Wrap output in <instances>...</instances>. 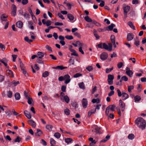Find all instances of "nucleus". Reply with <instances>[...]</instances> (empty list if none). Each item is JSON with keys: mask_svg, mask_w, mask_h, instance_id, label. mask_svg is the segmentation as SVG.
Wrapping results in <instances>:
<instances>
[{"mask_svg": "<svg viewBox=\"0 0 146 146\" xmlns=\"http://www.w3.org/2000/svg\"><path fill=\"white\" fill-rule=\"evenodd\" d=\"M135 124L140 128L143 130L146 127V123L145 120L143 118L139 117L135 120Z\"/></svg>", "mask_w": 146, "mask_h": 146, "instance_id": "nucleus-1", "label": "nucleus"}, {"mask_svg": "<svg viewBox=\"0 0 146 146\" xmlns=\"http://www.w3.org/2000/svg\"><path fill=\"white\" fill-rule=\"evenodd\" d=\"M103 48L109 51H111L112 49V45L111 43H109L108 45L105 43L103 44Z\"/></svg>", "mask_w": 146, "mask_h": 146, "instance_id": "nucleus-2", "label": "nucleus"}, {"mask_svg": "<svg viewBox=\"0 0 146 146\" xmlns=\"http://www.w3.org/2000/svg\"><path fill=\"white\" fill-rule=\"evenodd\" d=\"M11 15L13 16H15L16 15L17 7L15 5H12L11 7Z\"/></svg>", "mask_w": 146, "mask_h": 146, "instance_id": "nucleus-3", "label": "nucleus"}, {"mask_svg": "<svg viewBox=\"0 0 146 146\" xmlns=\"http://www.w3.org/2000/svg\"><path fill=\"white\" fill-rule=\"evenodd\" d=\"M108 82L109 85H112L114 79V76L112 75L109 74L108 75Z\"/></svg>", "mask_w": 146, "mask_h": 146, "instance_id": "nucleus-4", "label": "nucleus"}, {"mask_svg": "<svg viewBox=\"0 0 146 146\" xmlns=\"http://www.w3.org/2000/svg\"><path fill=\"white\" fill-rule=\"evenodd\" d=\"M125 70H126L125 73L129 77H132L133 74V72L128 67H126Z\"/></svg>", "mask_w": 146, "mask_h": 146, "instance_id": "nucleus-5", "label": "nucleus"}, {"mask_svg": "<svg viewBox=\"0 0 146 146\" xmlns=\"http://www.w3.org/2000/svg\"><path fill=\"white\" fill-rule=\"evenodd\" d=\"M130 7L127 5L123 8V12L125 16L126 17H127V14L130 9Z\"/></svg>", "mask_w": 146, "mask_h": 146, "instance_id": "nucleus-6", "label": "nucleus"}, {"mask_svg": "<svg viewBox=\"0 0 146 146\" xmlns=\"http://www.w3.org/2000/svg\"><path fill=\"white\" fill-rule=\"evenodd\" d=\"M119 105L121 108V110L122 111H123L125 108V104L121 100H119Z\"/></svg>", "mask_w": 146, "mask_h": 146, "instance_id": "nucleus-7", "label": "nucleus"}, {"mask_svg": "<svg viewBox=\"0 0 146 146\" xmlns=\"http://www.w3.org/2000/svg\"><path fill=\"white\" fill-rule=\"evenodd\" d=\"M64 80H65L64 83L66 84H68L70 82L71 80L70 76L68 74L65 75L64 76Z\"/></svg>", "mask_w": 146, "mask_h": 146, "instance_id": "nucleus-8", "label": "nucleus"}, {"mask_svg": "<svg viewBox=\"0 0 146 146\" xmlns=\"http://www.w3.org/2000/svg\"><path fill=\"white\" fill-rule=\"evenodd\" d=\"M108 57V54L106 52H103L100 55V58L101 60H106Z\"/></svg>", "mask_w": 146, "mask_h": 146, "instance_id": "nucleus-9", "label": "nucleus"}, {"mask_svg": "<svg viewBox=\"0 0 146 146\" xmlns=\"http://www.w3.org/2000/svg\"><path fill=\"white\" fill-rule=\"evenodd\" d=\"M82 106L84 108H86L88 106L87 100L86 98H83L82 101Z\"/></svg>", "mask_w": 146, "mask_h": 146, "instance_id": "nucleus-10", "label": "nucleus"}, {"mask_svg": "<svg viewBox=\"0 0 146 146\" xmlns=\"http://www.w3.org/2000/svg\"><path fill=\"white\" fill-rule=\"evenodd\" d=\"M28 122L29 124L31 125L33 128H35V127L36 124L34 121L30 119L28 120Z\"/></svg>", "mask_w": 146, "mask_h": 146, "instance_id": "nucleus-11", "label": "nucleus"}, {"mask_svg": "<svg viewBox=\"0 0 146 146\" xmlns=\"http://www.w3.org/2000/svg\"><path fill=\"white\" fill-rule=\"evenodd\" d=\"M134 37V35L132 33H129L127 34V40L130 41L132 40Z\"/></svg>", "mask_w": 146, "mask_h": 146, "instance_id": "nucleus-12", "label": "nucleus"}, {"mask_svg": "<svg viewBox=\"0 0 146 146\" xmlns=\"http://www.w3.org/2000/svg\"><path fill=\"white\" fill-rule=\"evenodd\" d=\"M0 61L2 63H3L5 66L7 68H9V66H7V60L5 58H4L2 60H1Z\"/></svg>", "mask_w": 146, "mask_h": 146, "instance_id": "nucleus-13", "label": "nucleus"}, {"mask_svg": "<svg viewBox=\"0 0 146 146\" xmlns=\"http://www.w3.org/2000/svg\"><path fill=\"white\" fill-rule=\"evenodd\" d=\"M61 100L64 101L67 104L70 102V99L67 95H65L63 98H61Z\"/></svg>", "mask_w": 146, "mask_h": 146, "instance_id": "nucleus-14", "label": "nucleus"}, {"mask_svg": "<svg viewBox=\"0 0 146 146\" xmlns=\"http://www.w3.org/2000/svg\"><path fill=\"white\" fill-rule=\"evenodd\" d=\"M54 69H58L60 70H62L64 69L67 68V67L63 66H56L52 68Z\"/></svg>", "mask_w": 146, "mask_h": 146, "instance_id": "nucleus-15", "label": "nucleus"}, {"mask_svg": "<svg viewBox=\"0 0 146 146\" xmlns=\"http://www.w3.org/2000/svg\"><path fill=\"white\" fill-rule=\"evenodd\" d=\"M6 74L7 76L10 77H14V75L12 72L10 70H7L6 71Z\"/></svg>", "mask_w": 146, "mask_h": 146, "instance_id": "nucleus-16", "label": "nucleus"}, {"mask_svg": "<svg viewBox=\"0 0 146 146\" xmlns=\"http://www.w3.org/2000/svg\"><path fill=\"white\" fill-rule=\"evenodd\" d=\"M16 25L17 27L21 29L22 27L23 23L21 21H19L17 22Z\"/></svg>", "mask_w": 146, "mask_h": 146, "instance_id": "nucleus-17", "label": "nucleus"}, {"mask_svg": "<svg viewBox=\"0 0 146 146\" xmlns=\"http://www.w3.org/2000/svg\"><path fill=\"white\" fill-rule=\"evenodd\" d=\"M75 47H77V46L80 47V46H82V43L80 42L79 41H77L75 43H73L72 44Z\"/></svg>", "mask_w": 146, "mask_h": 146, "instance_id": "nucleus-18", "label": "nucleus"}, {"mask_svg": "<svg viewBox=\"0 0 146 146\" xmlns=\"http://www.w3.org/2000/svg\"><path fill=\"white\" fill-rule=\"evenodd\" d=\"M101 128L98 127H96L94 129L95 132L96 133L101 134L102 133L101 131Z\"/></svg>", "mask_w": 146, "mask_h": 146, "instance_id": "nucleus-19", "label": "nucleus"}, {"mask_svg": "<svg viewBox=\"0 0 146 146\" xmlns=\"http://www.w3.org/2000/svg\"><path fill=\"white\" fill-rule=\"evenodd\" d=\"M122 96L123 100H126L129 97L128 94L125 92H122Z\"/></svg>", "mask_w": 146, "mask_h": 146, "instance_id": "nucleus-20", "label": "nucleus"}, {"mask_svg": "<svg viewBox=\"0 0 146 146\" xmlns=\"http://www.w3.org/2000/svg\"><path fill=\"white\" fill-rule=\"evenodd\" d=\"M24 113L26 117L29 119H30L31 118V115L28 111L25 110L24 111Z\"/></svg>", "mask_w": 146, "mask_h": 146, "instance_id": "nucleus-21", "label": "nucleus"}, {"mask_svg": "<svg viewBox=\"0 0 146 146\" xmlns=\"http://www.w3.org/2000/svg\"><path fill=\"white\" fill-rule=\"evenodd\" d=\"M67 17L70 21H72L74 19V16L71 14H68L67 15Z\"/></svg>", "mask_w": 146, "mask_h": 146, "instance_id": "nucleus-22", "label": "nucleus"}, {"mask_svg": "<svg viewBox=\"0 0 146 146\" xmlns=\"http://www.w3.org/2000/svg\"><path fill=\"white\" fill-rule=\"evenodd\" d=\"M93 34L97 40L99 39L100 36L98 35L97 31L95 29L93 30Z\"/></svg>", "mask_w": 146, "mask_h": 146, "instance_id": "nucleus-23", "label": "nucleus"}, {"mask_svg": "<svg viewBox=\"0 0 146 146\" xmlns=\"http://www.w3.org/2000/svg\"><path fill=\"white\" fill-rule=\"evenodd\" d=\"M134 99L135 102H138L141 100V98L140 96L137 95L134 96Z\"/></svg>", "mask_w": 146, "mask_h": 146, "instance_id": "nucleus-24", "label": "nucleus"}, {"mask_svg": "<svg viewBox=\"0 0 146 146\" xmlns=\"http://www.w3.org/2000/svg\"><path fill=\"white\" fill-rule=\"evenodd\" d=\"M25 97L28 100L27 102L29 104H32V102L33 101L32 99L31 98H29L26 94L25 95Z\"/></svg>", "mask_w": 146, "mask_h": 146, "instance_id": "nucleus-25", "label": "nucleus"}, {"mask_svg": "<svg viewBox=\"0 0 146 146\" xmlns=\"http://www.w3.org/2000/svg\"><path fill=\"white\" fill-rule=\"evenodd\" d=\"M115 26V25L114 24L112 23L107 28H108V30L111 31L113 29V28Z\"/></svg>", "mask_w": 146, "mask_h": 146, "instance_id": "nucleus-26", "label": "nucleus"}, {"mask_svg": "<svg viewBox=\"0 0 146 146\" xmlns=\"http://www.w3.org/2000/svg\"><path fill=\"white\" fill-rule=\"evenodd\" d=\"M107 30H108V28L106 27H104L103 29H102L101 28H99L98 29V31L99 32H104Z\"/></svg>", "mask_w": 146, "mask_h": 146, "instance_id": "nucleus-27", "label": "nucleus"}, {"mask_svg": "<svg viewBox=\"0 0 146 146\" xmlns=\"http://www.w3.org/2000/svg\"><path fill=\"white\" fill-rule=\"evenodd\" d=\"M44 55V53L42 52H39L37 53V56L39 58H41L43 57Z\"/></svg>", "mask_w": 146, "mask_h": 146, "instance_id": "nucleus-28", "label": "nucleus"}, {"mask_svg": "<svg viewBox=\"0 0 146 146\" xmlns=\"http://www.w3.org/2000/svg\"><path fill=\"white\" fill-rule=\"evenodd\" d=\"M79 87L81 89H84L85 88V85L83 82L80 83L78 84Z\"/></svg>", "mask_w": 146, "mask_h": 146, "instance_id": "nucleus-29", "label": "nucleus"}, {"mask_svg": "<svg viewBox=\"0 0 146 146\" xmlns=\"http://www.w3.org/2000/svg\"><path fill=\"white\" fill-rule=\"evenodd\" d=\"M7 16L4 15H3L1 16V19L2 21H6L7 20Z\"/></svg>", "mask_w": 146, "mask_h": 146, "instance_id": "nucleus-30", "label": "nucleus"}, {"mask_svg": "<svg viewBox=\"0 0 146 146\" xmlns=\"http://www.w3.org/2000/svg\"><path fill=\"white\" fill-rule=\"evenodd\" d=\"M84 19L85 21L87 22H91L92 21V19L88 16H86Z\"/></svg>", "mask_w": 146, "mask_h": 146, "instance_id": "nucleus-31", "label": "nucleus"}, {"mask_svg": "<svg viewBox=\"0 0 146 146\" xmlns=\"http://www.w3.org/2000/svg\"><path fill=\"white\" fill-rule=\"evenodd\" d=\"M25 19H29L30 18V15L27 13H25L23 15Z\"/></svg>", "mask_w": 146, "mask_h": 146, "instance_id": "nucleus-32", "label": "nucleus"}, {"mask_svg": "<svg viewBox=\"0 0 146 146\" xmlns=\"http://www.w3.org/2000/svg\"><path fill=\"white\" fill-rule=\"evenodd\" d=\"M42 134V131L39 129H37L36 130V135L39 136Z\"/></svg>", "mask_w": 146, "mask_h": 146, "instance_id": "nucleus-33", "label": "nucleus"}, {"mask_svg": "<svg viewBox=\"0 0 146 146\" xmlns=\"http://www.w3.org/2000/svg\"><path fill=\"white\" fill-rule=\"evenodd\" d=\"M72 141V139L70 138H67L65 139V142L68 144L71 143Z\"/></svg>", "mask_w": 146, "mask_h": 146, "instance_id": "nucleus-34", "label": "nucleus"}, {"mask_svg": "<svg viewBox=\"0 0 146 146\" xmlns=\"http://www.w3.org/2000/svg\"><path fill=\"white\" fill-rule=\"evenodd\" d=\"M127 24L133 30L135 29V27L131 22L129 21L127 23Z\"/></svg>", "mask_w": 146, "mask_h": 146, "instance_id": "nucleus-35", "label": "nucleus"}, {"mask_svg": "<svg viewBox=\"0 0 146 146\" xmlns=\"http://www.w3.org/2000/svg\"><path fill=\"white\" fill-rule=\"evenodd\" d=\"M108 107H109L110 110L111 111H114L115 106L114 105H110L108 106Z\"/></svg>", "mask_w": 146, "mask_h": 146, "instance_id": "nucleus-36", "label": "nucleus"}, {"mask_svg": "<svg viewBox=\"0 0 146 146\" xmlns=\"http://www.w3.org/2000/svg\"><path fill=\"white\" fill-rule=\"evenodd\" d=\"M110 38L111 42L113 44H115V38L114 36L113 35H111Z\"/></svg>", "mask_w": 146, "mask_h": 146, "instance_id": "nucleus-37", "label": "nucleus"}, {"mask_svg": "<svg viewBox=\"0 0 146 146\" xmlns=\"http://www.w3.org/2000/svg\"><path fill=\"white\" fill-rule=\"evenodd\" d=\"M134 44L136 46H138L139 44V41L137 38H135Z\"/></svg>", "mask_w": 146, "mask_h": 146, "instance_id": "nucleus-38", "label": "nucleus"}, {"mask_svg": "<svg viewBox=\"0 0 146 146\" xmlns=\"http://www.w3.org/2000/svg\"><path fill=\"white\" fill-rule=\"evenodd\" d=\"M15 98L16 100H19L20 98V94L18 93H16L15 95Z\"/></svg>", "mask_w": 146, "mask_h": 146, "instance_id": "nucleus-39", "label": "nucleus"}, {"mask_svg": "<svg viewBox=\"0 0 146 146\" xmlns=\"http://www.w3.org/2000/svg\"><path fill=\"white\" fill-rule=\"evenodd\" d=\"M134 87L133 86H127L128 91V92L130 93L131 92V90L133 89Z\"/></svg>", "mask_w": 146, "mask_h": 146, "instance_id": "nucleus-40", "label": "nucleus"}, {"mask_svg": "<svg viewBox=\"0 0 146 146\" xmlns=\"http://www.w3.org/2000/svg\"><path fill=\"white\" fill-rule=\"evenodd\" d=\"M50 143L51 146H54L56 144V141L53 139H50Z\"/></svg>", "mask_w": 146, "mask_h": 146, "instance_id": "nucleus-41", "label": "nucleus"}, {"mask_svg": "<svg viewBox=\"0 0 146 146\" xmlns=\"http://www.w3.org/2000/svg\"><path fill=\"white\" fill-rule=\"evenodd\" d=\"M66 6L67 7L68 9L70 10L72 6H74V4L73 3L70 4L69 3H67L66 4Z\"/></svg>", "mask_w": 146, "mask_h": 146, "instance_id": "nucleus-42", "label": "nucleus"}, {"mask_svg": "<svg viewBox=\"0 0 146 146\" xmlns=\"http://www.w3.org/2000/svg\"><path fill=\"white\" fill-rule=\"evenodd\" d=\"M20 66L21 67V64L20 65ZM21 70L23 71V74H24L27 77L28 76V74L27 73L26 70L24 69H23V68H22L21 67Z\"/></svg>", "mask_w": 146, "mask_h": 146, "instance_id": "nucleus-43", "label": "nucleus"}, {"mask_svg": "<svg viewBox=\"0 0 146 146\" xmlns=\"http://www.w3.org/2000/svg\"><path fill=\"white\" fill-rule=\"evenodd\" d=\"M13 96V93L12 92L10 91H9L7 92V96L9 98H11Z\"/></svg>", "mask_w": 146, "mask_h": 146, "instance_id": "nucleus-44", "label": "nucleus"}, {"mask_svg": "<svg viewBox=\"0 0 146 146\" xmlns=\"http://www.w3.org/2000/svg\"><path fill=\"white\" fill-rule=\"evenodd\" d=\"M64 112L65 114L66 115H69L70 114V110L68 109H66L64 110Z\"/></svg>", "mask_w": 146, "mask_h": 146, "instance_id": "nucleus-45", "label": "nucleus"}, {"mask_svg": "<svg viewBox=\"0 0 146 146\" xmlns=\"http://www.w3.org/2000/svg\"><path fill=\"white\" fill-rule=\"evenodd\" d=\"M135 137V136L133 134H131L129 135L128 136V138L129 139L132 140Z\"/></svg>", "mask_w": 146, "mask_h": 146, "instance_id": "nucleus-46", "label": "nucleus"}, {"mask_svg": "<svg viewBox=\"0 0 146 146\" xmlns=\"http://www.w3.org/2000/svg\"><path fill=\"white\" fill-rule=\"evenodd\" d=\"M52 126L50 125H47L46 126V128L48 130L50 131L52 129Z\"/></svg>", "mask_w": 146, "mask_h": 146, "instance_id": "nucleus-47", "label": "nucleus"}, {"mask_svg": "<svg viewBox=\"0 0 146 146\" xmlns=\"http://www.w3.org/2000/svg\"><path fill=\"white\" fill-rule=\"evenodd\" d=\"M54 137H56V138H57V139H59L60 138V137L61 135L60 133H59L58 132H56V133H54Z\"/></svg>", "mask_w": 146, "mask_h": 146, "instance_id": "nucleus-48", "label": "nucleus"}, {"mask_svg": "<svg viewBox=\"0 0 146 146\" xmlns=\"http://www.w3.org/2000/svg\"><path fill=\"white\" fill-rule=\"evenodd\" d=\"M92 102L93 103H98L100 102V100L99 99H93L92 100Z\"/></svg>", "mask_w": 146, "mask_h": 146, "instance_id": "nucleus-49", "label": "nucleus"}, {"mask_svg": "<svg viewBox=\"0 0 146 146\" xmlns=\"http://www.w3.org/2000/svg\"><path fill=\"white\" fill-rule=\"evenodd\" d=\"M94 25L92 23H88L86 25V27L88 28H92L94 27Z\"/></svg>", "mask_w": 146, "mask_h": 146, "instance_id": "nucleus-50", "label": "nucleus"}, {"mask_svg": "<svg viewBox=\"0 0 146 146\" xmlns=\"http://www.w3.org/2000/svg\"><path fill=\"white\" fill-rule=\"evenodd\" d=\"M49 75V73L47 71H45L42 74V76L44 77H46Z\"/></svg>", "mask_w": 146, "mask_h": 146, "instance_id": "nucleus-51", "label": "nucleus"}, {"mask_svg": "<svg viewBox=\"0 0 146 146\" xmlns=\"http://www.w3.org/2000/svg\"><path fill=\"white\" fill-rule=\"evenodd\" d=\"M66 86L64 85L62 86L61 88V90L63 92H66Z\"/></svg>", "mask_w": 146, "mask_h": 146, "instance_id": "nucleus-52", "label": "nucleus"}, {"mask_svg": "<svg viewBox=\"0 0 146 146\" xmlns=\"http://www.w3.org/2000/svg\"><path fill=\"white\" fill-rule=\"evenodd\" d=\"M0 48L3 51H4L5 49V45L2 43H0Z\"/></svg>", "mask_w": 146, "mask_h": 146, "instance_id": "nucleus-53", "label": "nucleus"}, {"mask_svg": "<svg viewBox=\"0 0 146 146\" xmlns=\"http://www.w3.org/2000/svg\"><path fill=\"white\" fill-rule=\"evenodd\" d=\"M21 140V138L19 136H17L16 138L15 141V142H19Z\"/></svg>", "mask_w": 146, "mask_h": 146, "instance_id": "nucleus-54", "label": "nucleus"}, {"mask_svg": "<svg viewBox=\"0 0 146 146\" xmlns=\"http://www.w3.org/2000/svg\"><path fill=\"white\" fill-rule=\"evenodd\" d=\"M65 37L68 40H72L73 38V36L72 35H66L65 36Z\"/></svg>", "mask_w": 146, "mask_h": 146, "instance_id": "nucleus-55", "label": "nucleus"}, {"mask_svg": "<svg viewBox=\"0 0 146 146\" xmlns=\"http://www.w3.org/2000/svg\"><path fill=\"white\" fill-rule=\"evenodd\" d=\"M86 69L89 71L90 72L93 70V68L92 66H89L87 67L86 68Z\"/></svg>", "mask_w": 146, "mask_h": 146, "instance_id": "nucleus-56", "label": "nucleus"}, {"mask_svg": "<svg viewBox=\"0 0 146 146\" xmlns=\"http://www.w3.org/2000/svg\"><path fill=\"white\" fill-rule=\"evenodd\" d=\"M121 80L125 81H127L128 80V79L126 76H124L122 77L121 78Z\"/></svg>", "mask_w": 146, "mask_h": 146, "instance_id": "nucleus-57", "label": "nucleus"}, {"mask_svg": "<svg viewBox=\"0 0 146 146\" xmlns=\"http://www.w3.org/2000/svg\"><path fill=\"white\" fill-rule=\"evenodd\" d=\"M123 65V63L122 62H119L117 64V66L118 68H121Z\"/></svg>", "mask_w": 146, "mask_h": 146, "instance_id": "nucleus-58", "label": "nucleus"}, {"mask_svg": "<svg viewBox=\"0 0 146 146\" xmlns=\"http://www.w3.org/2000/svg\"><path fill=\"white\" fill-rule=\"evenodd\" d=\"M51 21L50 20H47L46 22V25L47 26H48L51 24Z\"/></svg>", "mask_w": 146, "mask_h": 146, "instance_id": "nucleus-59", "label": "nucleus"}, {"mask_svg": "<svg viewBox=\"0 0 146 146\" xmlns=\"http://www.w3.org/2000/svg\"><path fill=\"white\" fill-rule=\"evenodd\" d=\"M5 113L6 114H7V115L9 117L12 115L11 112L10 111H6Z\"/></svg>", "mask_w": 146, "mask_h": 146, "instance_id": "nucleus-60", "label": "nucleus"}, {"mask_svg": "<svg viewBox=\"0 0 146 146\" xmlns=\"http://www.w3.org/2000/svg\"><path fill=\"white\" fill-rule=\"evenodd\" d=\"M74 35L75 36L78 37V38H80L81 37V35L79 34V33L78 32H75L74 33Z\"/></svg>", "mask_w": 146, "mask_h": 146, "instance_id": "nucleus-61", "label": "nucleus"}, {"mask_svg": "<svg viewBox=\"0 0 146 146\" xmlns=\"http://www.w3.org/2000/svg\"><path fill=\"white\" fill-rule=\"evenodd\" d=\"M28 3V0H22V4L23 5H25L27 4Z\"/></svg>", "mask_w": 146, "mask_h": 146, "instance_id": "nucleus-62", "label": "nucleus"}, {"mask_svg": "<svg viewBox=\"0 0 146 146\" xmlns=\"http://www.w3.org/2000/svg\"><path fill=\"white\" fill-rule=\"evenodd\" d=\"M58 17L62 19H64V18L63 17L62 15V14L61 13H58Z\"/></svg>", "mask_w": 146, "mask_h": 146, "instance_id": "nucleus-63", "label": "nucleus"}, {"mask_svg": "<svg viewBox=\"0 0 146 146\" xmlns=\"http://www.w3.org/2000/svg\"><path fill=\"white\" fill-rule=\"evenodd\" d=\"M139 2V0H132V3L133 4H137Z\"/></svg>", "mask_w": 146, "mask_h": 146, "instance_id": "nucleus-64", "label": "nucleus"}]
</instances>
